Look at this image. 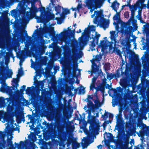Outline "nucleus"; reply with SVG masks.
Listing matches in <instances>:
<instances>
[{
    "label": "nucleus",
    "mask_w": 149,
    "mask_h": 149,
    "mask_svg": "<svg viewBox=\"0 0 149 149\" xmlns=\"http://www.w3.org/2000/svg\"><path fill=\"white\" fill-rule=\"evenodd\" d=\"M23 74V72L22 70V68H21L18 70V74L17 75H19L20 76H22Z\"/></svg>",
    "instance_id": "obj_29"
},
{
    "label": "nucleus",
    "mask_w": 149,
    "mask_h": 149,
    "mask_svg": "<svg viewBox=\"0 0 149 149\" xmlns=\"http://www.w3.org/2000/svg\"><path fill=\"white\" fill-rule=\"evenodd\" d=\"M97 148L98 149H101L102 148V146L101 145H99L97 146Z\"/></svg>",
    "instance_id": "obj_46"
},
{
    "label": "nucleus",
    "mask_w": 149,
    "mask_h": 149,
    "mask_svg": "<svg viewBox=\"0 0 149 149\" xmlns=\"http://www.w3.org/2000/svg\"><path fill=\"white\" fill-rule=\"evenodd\" d=\"M4 37L6 43L8 44L10 41V36L9 33L8 32L6 33L4 35Z\"/></svg>",
    "instance_id": "obj_19"
},
{
    "label": "nucleus",
    "mask_w": 149,
    "mask_h": 149,
    "mask_svg": "<svg viewBox=\"0 0 149 149\" xmlns=\"http://www.w3.org/2000/svg\"><path fill=\"white\" fill-rule=\"evenodd\" d=\"M105 70H108L110 69V64L109 63H107L105 64L104 66Z\"/></svg>",
    "instance_id": "obj_27"
},
{
    "label": "nucleus",
    "mask_w": 149,
    "mask_h": 149,
    "mask_svg": "<svg viewBox=\"0 0 149 149\" xmlns=\"http://www.w3.org/2000/svg\"><path fill=\"white\" fill-rule=\"evenodd\" d=\"M95 27L93 25L89 26L87 28H86L84 32L82 33V36L79 38L80 42L79 44V45L77 46V48L79 47L81 49L85 46L88 40H89L90 37H91V33L93 32H95Z\"/></svg>",
    "instance_id": "obj_3"
},
{
    "label": "nucleus",
    "mask_w": 149,
    "mask_h": 149,
    "mask_svg": "<svg viewBox=\"0 0 149 149\" xmlns=\"http://www.w3.org/2000/svg\"><path fill=\"white\" fill-rule=\"evenodd\" d=\"M15 145H18V146H19V144H18L17 143H16V142H15Z\"/></svg>",
    "instance_id": "obj_56"
},
{
    "label": "nucleus",
    "mask_w": 149,
    "mask_h": 149,
    "mask_svg": "<svg viewBox=\"0 0 149 149\" xmlns=\"http://www.w3.org/2000/svg\"><path fill=\"white\" fill-rule=\"evenodd\" d=\"M56 0H51V2L50 3H52V6H54L55 5V4H54V3Z\"/></svg>",
    "instance_id": "obj_40"
},
{
    "label": "nucleus",
    "mask_w": 149,
    "mask_h": 149,
    "mask_svg": "<svg viewBox=\"0 0 149 149\" xmlns=\"http://www.w3.org/2000/svg\"><path fill=\"white\" fill-rule=\"evenodd\" d=\"M13 136H10V139H11V140L12 139H13Z\"/></svg>",
    "instance_id": "obj_54"
},
{
    "label": "nucleus",
    "mask_w": 149,
    "mask_h": 149,
    "mask_svg": "<svg viewBox=\"0 0 149 149\" xmlns=\"http://www.w3.org/2000/svg\"><path fill=\"white\" fill-rule=\"evenodd\" d=\"M63 49L65 50V54L66 55L67 59L68 60V62L69 64H70L71 61L73 63L74 65H75L76 63V65L77 67V60L76 59V56L74 55V49L72 48V55L71 56V58L69 59L68 57L70 56V54H71V51L70 50V48L68 46H65L63 47Z\"/></svg>",
    "instance_id": "obj_4"
},
{
    "label": "nucleus",
    "mask_w": 149,
    "mask_h": 149,
    "mask_svg": "<svg viewBox=\"0 0 149 149\" xmlns=\"http://www.w3.org/2000/svg\"><path fill=\"white\" fill-rule=\"evenodd\" d=\"M94 33L95 36H93L92 38L90 37L89 38V40H91L90 41V45L92 48H94L96 45L98 44L99 38L100 36V35L98 34L97 32H95Z\"/></svg>",
    "instance_id": "obj_7"
},
{
    "label": "nucleus",
    "mask_w": 149,
    "mask_h": 149,
    "mask_svg": "<svg viewBox=\"0 0 149 149\" xmlns=\"http://www.w3.org/2000/svg\"><path fill=\"white\" fill-rule=\"evenodd\" d=\"M98 113H96V117H98Z\"/></svg>",
    "instance_id": "obj_57"
},
{
    "label": "nucleus",
    "mask_w": 149,
    "mask_h": 149,
    "mask_svg": "<svg viewBox=\"0 0 149 149\" xmlns=\"http://www.w3.org/2000/svg\"><path fill=\"white\" fill-rule=\"evenodd\" d=\"M102 58L101 54L96 56L95 58L91 60L92 63V71L94 72H97L99 70V65L100 64V61Z\"/></svg>",
    "instance_id": "obj_6"
},
{
    "label": "nucleus",
    "mask_w": 149,
    "mask_h": 149,
    "mask_svg": "<svg viewBox=\"0 0 149 149\" xmlns=\"http://www.w3.org/2000/svg\"><path fill=\"white\" fill-rule=\"evenodd\" d=\"M116 12V14L113 17V18L114 20H117L118 19L119 17V13Z\"/></svg>",
    "instance_id": "obj_31"
},
{
    "label": "nucleus",
    "mask_w": 149,
    "mask_h": 149,
    "mask_svg": "<svg viewBox=\"0 0 149 149\" xmlns=\"http://www.w3.org/2000/svg\"><path fill=\"white\" fill-rule=\"evenodd\" d=\"M73 31H74V32H73V33H73V34H74V31H75V29H74V30Z\"/></svg>",
    "instance_id": "obj_63"
},
{
    "label": "nucleus",
    "mask_w": 149,
    "mask_h": 149,
    "mask_svg": "<svg viewBox=\"0 0 149 149\" xmlns=\"http://www.w3.org/2000/svg\"><path fill=\"white\" fill-rule=\"evenodd\" d=\"M81 29H79V31H76V32L77 33H81Z\"/></svg>",
    "instance_id": "obj_48"
},
{
    "label": "nucleus",
    "mask_w": 149,
    "mask_h": 149,
    "mask_svg": "<svg viewBox=\"0 0 149 149\" xmlns=\"http://www.w3.org/2000/svg\"><path fill=\"white\" fill-rule=\"evenodd\" d=\"M93 101L95 104V105L97 108L98 107H100L102 104V103L100 102V101L98 98L97 95L95 96V100Z\"/></svg>",
    "instance_id": "obj_15"
},
{
    "label": "nucleus",
    "mask_w": 149,
    "mask_h": 149,
    "mask_svg": "<svg viewBox=\"0 0 149 149\" xmlns=\"http://www.w3.org/2000/svg\"><path fill=\"white\" fill-rule=\"evenodd\" d=\"M61 53V50L60 48L55 49L53 52L54 55L56 56L60 57Z\"/></svg>",
    "instance_id": "obj_17"
},
{
    "label": "nucleus",
    "mask_w": 149,
    "mask_h": 149,
    "mask_svg": "<svg viewBox=\"0 0 149 149\" xmlns=\"http://www.w3.org/2000/svg\"><path fill=\"white\" fill-rule=\"evenodd\" d=\"M31 92V89L29 87H28L27 88L26 90V93L29 94H30Z\"/></svg>",
    "instance_id": "obj_33"
},
{
    "label": "nucleus",
    "mask_w": 149,
    "mask_h": 149,
    "mask_svg": "<svg viewBox=\"0 0 149 149\" xmlns=\"http://www.w3.org/2000/svg\"><path fill=\"white\" fill-rule=\"evenodd\" d=\"M7 143L8 146H10V147H13V142L11 139H9L7 140Z\"/></svg>",
    "instance_id": "obj_28"
},
{
    "label": "nucleus",
    "mask_w": 149,
    "mask_h": 149,
    "mask_svg": "<svg viewBox=\"0 0 149 149\" xmlns=\"http://www.w3.org/2000/svg\"><path fill=\"white\" fill-rule=\"evenodd\" d=\"M109 77L110 78V79H111L113 78V76L111 74H107V78H108Z\"/></svg>",
    "instance_id": "obj_37"
},
{
    "label": "nucleus",
    "mask_w": 149,
    "mask_h": 149,
    "mask_svg": "<svg viewBox=\"0 0 149 149\" xmlns=\"http://www.w3.org/2000/svg\"><path fill=\"white\" fill-rule=\"evenodd\" d=\"M112 105H113V107H114L115 106L114 105H113V104Z\"/></svg>",
    "instance_id": "obj_64"
},
{
    "label": "nucleus",
    "mask_w": 149,
    "mask_h": 149,
    "mask_svg": "<svg viewBox=\"0 0 149 149\" xmlns=\"http://www.w3.org/2000/svg\"><path fill=\"white\" fill-rule=\"evenodd\" d=\"M79 92L80 94H84L85 93V91L84 89H81L79 90Z\"/></svg>",
    "instance_id": "obj_35"
},
{
    "label": "nucleus",
    "mask_w": 149,
    "mask_h": 149,
    "mask_svg": "<svg viewBox=\"0 0 149 149\" xmlns=\"http://www.w3.org/2000/svg\"><path fill=\"white\" fill-rule=\"evenodd\" d=\"M1 48L4 49L5 48V45H1Z\"/></svg>",
    "instance_id": "obj_47"
},
{
    "label": "nucleus",
    "mask_w": 149,
    "mask_h": 149,
    "mask_svg": "<svg viewBox=\"0 0 149 149\" xmlns=\"http://www.w3.org/2000/svg\"><path fill=\"white\" fill-rule=\"evenodd\" d=\"M31 62H33V60H32V59H31Z\"/></svg>",
    "instance_id": "obj_59"
},
{
    "label": "nucleus",
    "mask_w": 149,
    "mask_h": 149,
    "mask_svg": "<svg viewBox=\"0 0 149 149\" xmlns=\"http://www.w3.org/2000/svg\"><path fill=\"white\" fill-rule=\"evenodd\" d=\"M84 132L86 133V132H88V131L86 130H84Z\"/></svg>",
    "instance_id": "obj_53"
},
{
    "label": "nucleus",
    "mask_w": 149,
    "mask_h": 149,
    "mask_svg": "<svg viewBox=\"0 0 149 149\" xmlns=\"http://www.w3.org/2000/svg\"><path fill=\"white\" fill-rule=\"evenodd\" d=\"M72 9L73 11H76L77 10V8H72Z\"/></svg>",
    "instance_id": "obj_49"
},
{
    "label": "nucleus",
    "mask_w": 149,
    "mask_h": 149,
    "mask_svg": "<svg viewBox=\"0 0 149 149\" xmlns=\"http://www.w3.org/2000/svg\"><path fill=\"white\" fill-rule=\"evenodd\" d=\"M148 25H145L143 26V27L145 28V31H146V29L148 27Z\"/></svg>",
    "instance_id": "obj_43"
},
{
    "label": "nucleus",
    "mask_w": 149,
    "mask_h": 149,
    "mask_svg": "<svg viewBox=\"0 0 149 149\" xmlns=\"http://www.w3.org/2000/svg\"><path fill=\"white\" fill-rule=\"evenodd\" d=\"M96 5H98L101 3L103 0H94ZM85 3L88 6H91L93 4V0H86Z\"/></svg>",
    "instance_id": "obj_12"
},
{
    "label": "nucleus",
    "mask_w": 149,
    "mask_h": 149,
    "mask_svg": "<svg viewBox=\"0 0 149 149\" xmlns=\"http://www.w3.org/2000/svg\"><path fill=\"white\" fill-rule=\"evenodd\" d=\"M97 78V77H94L92 79V82L90 86V90L91 91L93 90L94 88L97 89L95 87V82Z\"/></svg>",
    "instance_id": "obj_14"
},
{
    "label": "nucleus",
    "mask_w": 149,
    "mask_h": 149,
    "mask_svg": "<svg viewBox=\"0 0 149 149\" xmlns=\"http://www.w3.org/2000/svg\"><path fill=\"white\" fill-rule=\"evenodd\" d=\"M119 3L117 2H113L112 4L111 7L116 12H117L118 9L119 8Z\"/></svg>",
    "instance_id": "obj_18"
},
{
    "label": "nucleus",
    "mask_w": 149,
    "mask_h": 149,
    "mask_svg": "<svg viewBox=\"0 0 149 149\" xmlns=\"http://www.w3.org/2000/svg\"><path fill=\"white\" fill-rule=\"evenodd\" d=\"M61 8H62L61 6L59 5L55 7V10L56 12V15H57L61 13Z\"/></svg>",
    "instance_id": "obj_24"
},
{
    "label": "nucleus",
    "mask_w": 149,
    "mask_h": 149,
    "mask_svg": "<svg viewBox=\"0 0 149 149\" xmlns=\"http://www.w3.org/2000/svg\"><path fill=\"white\" fill-rule=\"evenodd\" d=\"M72 146L73 147L75 148H79L80 146V145L77 142H74L72 144Z\"/></svg>",
    "instance_id": "obj_30"
},
{
    "label": "nucleus",
    "mask_w": 149,
    "mask_h": 149,
    "mask_svg": "<svg viewBox=\"0 0 149 149\" xmlns=\"http://www.w3.org/2000/svg\"><path fill=\"white\" fill-rule=\"evenodd\" d=\"M140 17H141V14L140 13V12H139L138 13V15H137L136 16V17L137 18H138L139 19H140Z\"/></svg>",
    "instance_id": "obj_42"
},
{
    "label": "nucleus",
    "mask_w": 149,
    "mask_h": 149,
    "mask_svg": "<svg viewBox=\"0 0 149 149\" xmlns=\"http://www.w3.org/2000/svg\"><path fill=\"white\" fill-rule=\"evenodd\" d=\"M129 6L130 9L131 11H135L137 9V6L136 5H134L131 6L129 3H128L127 4L124 5L122 6L121 10L123 9L125 7V6Z\"/></svg>",
    "instance_id": "obj_13"
},
{
    "label": "nucleus",
    "mask_w": 149,
    "mask_h": 149,
    "mask_svg": "<svg viewBox=\"0 0 149 149\" xmlns=\"http://www.w3.org/2000/svg\"><path fill=\"white\" fill-rule=\"evenodd\" d=\"M76 13H74V17H75V18H76Z\"/></svg>",
    "instance_id": "obj_58"
},
{
    "label": "nucleus",
    "mask_w": 149,
    "mask_h": 149,
    "mask_svg": "<svg viewBox=\"0 0 149 149\" xmlns=\"http://www.w3.org/2000/svg\"><path fill=\"white\" fill-rule=\"evenodd\" d=\"M24 61V60H22V59H21L20 60V62H21V63H22Z\"/></svg>",
    "instance_id": "obj_51"
},
{
    "label": "nucleus",
    "mask_w": 149,
    "mask_h": 149,
    "mask_svg": "<svg viewBox=\"0 0 149 149\" xmlns=\"http://www.w3.org/2000/svg\"><path fill=\"white\" fill-rule=\"evenodd\" d=\"M76 24H74L73 25V26H74V27H75V26H76Z\"/></svg>",
    "instance_id": "obj_60"
},
{
    "label": "nucleus",
    "mask_w": 149,
    "mask_h": 149,
    "mask_svg": "<svg viewBox=\"0 0 149 149\" xmlns=\"http://www.w3.org/2000/svg\"><path fill=\"white\" fill-rule=\"evenodd\" d=\"M110 38L111 42V43L113 45L114 44V47H116V45L118 44V42H117L116 38L118 36V33H116L115 31H111L110 32Z\"/></svg>",
    "instance_id": "obj_8"
},
{
    "label": "nucleus",
    "mask_w": 149,
    "mask_h": 149,
    "mask_svg": "<svg viewBox=\"0 0 149 149\" xmlns=\"http://www.w3.org/2000/svg\"><path fill=\"white\" fill-rule=\"evenodd\" d=\"M135 12V11H131V16L130 19L128 20V22L129 23H130L131 21H133Z\"/></svg>",
    "instance_id": "obj_25"
},
{
    "label": "nucleus",
    "mask_w": 149,
    "mask_h": 149,
    "mask_svg": "<svg viewBox=\"0 0 149 149\" xmlns=\"http://www.w3.org/2000/svg\"><path fill=\"white\" fill-rule=\"evenodd\" d=\"M116 77H120V73H119L118 71H117V72H116Z\"/></svg>",
    "instance_id": "obj_38"
},
{
    "label": "nucleus",
    "mask_w": 149,
    "mask_h": 149,
    "mask_svg": "<svg viewBox=\"0 0 149 149\" xmlns=\"http://www.w3.org/2000/svg\"><path fill=\"white\" fill-rule=\"evenodd\" d=\"M106 134L108 137H110L112 135V134L110 133H108V134L106 133Z\"/></svg>",
    "instance_id": "obj_45"
},
{
    "label": "nucleus",
    "mask_w": 149,
    "mask_h": 149,
    "mask_svg": "<svg viewBox=\"0 0 149 149\" xmlns=\"http://www.w3.org/2000/svg\"><path fill=\"white\" fill-rule=\"evenodd\" d=\"M93 2H94V3L95 4V8L93 9H92V8H91V10H90V12L92 13L93 12V11L95 9H97L98 7V6H99L101 4V3L99 5H96L95 4V2H94V0H93Z\"/></svg>",
    "instance_id": "obj_32"
},
{
    "label": "nucleus",
    "mask_w": 149,
    "mask_h": 149,
    "mask_svg": "<svg viewBox=\"0 0 149 149\" xmlns=\"http://www.w3.org/2000/svg\"><path fill=\"white\" fill-rule=\"evenodd\" d=\"M13 85V86L17 88L19 86L18 81L17 79H13L12 81Z\"/></svg>",
    "instance_id": "obj_23"
},
{
    "label": "nucleus",
    "mask_w": 149,
    "mask_h": 149,
    "mask_svg": "<svg viewBox=\"0 0 149 149\" xmlns=\"http://www.w3.org/2000/svg\"><path fill=\"white\" fill-rule=\"evenodd\" d=\"M101 88V89H100V90L102 91V93H103V96L104 97V88L103 87H102V88Z\"/></svg>",
    "instance_id": "obj_41"
},
{
    "label": "nucleus",
    "mask_w": 149,
    "mask_h": 149,
    "mask_svg": "<svg viewBox=\"0 0 149 149\" xmlns=\"http://www.w3.org/2000/svg\"><path fill=\"white\" fill-rule=\"evenodd\" d=\"M6 74L7 76L9 78H11L12 75L13 74V72L11 70L9 69L8 66H7L6 68Z\"/></svg>",
    "instance_id": "obj_20"
},
{
    "label": "nucleus",
    "mask_w": 149,
    "mask_h": 149,
    "mask_svg": "<svg viewBox=\"0 0 149 149\" xmlns=\"http://www.w3.org/2000/svg\"><path fill=\"white\" fill-rule=\"evenodd\" d=\"M83 139L84 140V142H82V145L84 148H87L88 146L89 145V143H88V141L87 140V138L84 137Z\"/></svg>",
    "instance_id": "obj_21"
},
{
    "label": "nucleus",
    "mask_w": 149,
    "mask_h": 149,
    "mask_svg": "<svg viewBox=\"0 0 149 149\" xmlns=\"http://www.w3.org/2000/svg\"><path fill=\"white\" fill-rule=\"evenodd\" d=\"M109 22L108 21L104 19L103 22L100 24V26L101 27L103 28L104 30L108 28L109 26Z\"/></svg>",
    "instance_id": "obj_16"
},
{
    "label": "nucleus",
    "mask_w": 149,
    "mask_h": 149,
    "mask_svg": "<svg viewBox=\"0 0 149 149\" xmlns=\"http://www.w3.org/2000/svg\"><path fill=\"white\" fill-rule=\"evenodd\" d=\"M17 2H18L19 1V0H15Z\"/></svg>",
    "instance_id": "obj_62"
},
{
    "label": "nucleus",
    "mask_w": 149,
    "mask_h": 149,
    "mask_svg": "<svg viewBox=\"0 0 149 149\" xmlns=\"http://www.w3.org/2000/svg\"><path fill=\"white\" fill-rule=\"evenodd\" d=\"M61 34V36L60 38V40L62 42H64L65 45L70 42L71 40L70 38L67 36L66 32H62Z\"/></svg>",
    "instance_id": "obj_10"
},
{
    "label": "nucleus",
    "mask_w": 149,
    "mask_h": 149,
    "mask_svg": "<svg viewBox=\"0 0 149 149\" xmlns=\"http://www.w3.org/2000/svg\"><path fill=\"white\" fill-rule=\"evenodd\" d=\"M62 8L63 9L62 13L63 15H66L70 13V10L69 9L66 8H63V7Z\"/></svg>",
    "instance_id": "obj_26"
},
{
    "label": "nucleus",
    "mask_w": 149,
    "mask_h": 149,
    "mask_svg": "<svg viewBox=\"0 0 149 149\" xmlns=\"http://www.w3.org/2000/svg\"><path fill=\"white\" fill-rule=\"evenodd\" d=\"M125 17V18H127L129 17V13L128 12H126L124 13Z\"/></svg>",
    "instance_id": "obj_34"
},
{
    "label": "nucleus",
    "mask_w": 149,
    "mask_h": 149,
    "mask_svg": "<svg viewBox=\"0 0 149 149\" xmlns=\"http://www.w3.org/2000/svg\"><path fill=\"white\" fill-rule=\"evenodd\" d=\"M102 13L103 11L102 10H100L98 11H95L94 12V13L91 15L92 18H93L94 17L95 15H96L93 20V22L94 24H98L99 18L102 17Z\"/></svg>",
    "instance_id": "obj_9"
},
{
    "label": "nucleus",
    "mask_w": 149,
    "mask_h": 149,
    "mask_svg": "<svg viewBox=\"0 0 149 149\" xmlns=\"http://www.w3.org/2000/svg\"><path fill=\"white\" fill-rule=\"evenodd\" d=\"M129 29H132V26H130V27H129Z\"/></svg>",
    "instance_id": "obj_55"
},
{
    "label": "nucleus",
    "mask_w": 149,
    "mask_h": 149,
    "mask_svg": "<svg viewBox=\"0 0 149 149\" xmlns=\"http://www.w3.org/2000/svg\"><path fill=\"white\" fill-rule=\"evenodd\" d=\"M122 109H120L118 114H117L116 116V125L115 126V129L118 130V131L122 129L125 124L124 121L123 120L122 118Z\"/></svg>",
    "instance_id": "obj_5"
},
{
    "label": "nucleus",
    "mask_w": 149,
    "mask_h": 149,
    "mask_svg": "<svg viewBox=\"0 0 149 149\" xmlns=\"http://www.w3.org/2000/svg\"><path fill=\"white\" fill-rule=\"evenodd\" d=\"M87 102V106H85L84 109L88 114L87 122L90 124V132L94 135L97 134L100 125L99 120L97 119L95 116H92L91 112H95L97 108L91 100L88 101Z\"/></svg>",
    "instance_id": "obj_2"
},
{
    "label": "nucleus",
    "mask_w": 149,
    "mask_h": 149,
    "mask_svg": "<svg viewBox=\"0 0 149 149\" xmlns=\"http://www.w3.org/2000/svg\"><path fill=\"white\" fill-rule=\"evenodd\" d=\"M4 25L6 26L7 29L8 30L9 27L8 23L7 22H6L4 23Z\"/></svg>",
    "instance_id": "obj_39"
},
{
    "label": "nucleus",
    "mask_w": 149,
    "mask_h": 149,
    "mask_svg": "<svg viewBox=\"0 0 149 149\" xmlns=\"http://www.w3.org/2000/svg\"><path fill=\"white\" fill-rule=\"evenodd\" d=\"M102 74V76H103V77H104V78H103V80H104V79H105V80L106 79H105V77L104 76V75L103 74Z\"/></svg>",
    "instance_id": "obj_52"
},
{
    "label": "nucleus",
    "mask_w": 149,
    "mask_h": 149,
    "mask_svg": "<svg viewBox=\"0 0 149 149\" xmlns=\"http://www.w3.org/2000/svg\"><path fill=\"white\" fill-rule=\"evenodd\" d=\"M82 7V6L81 4H79L77 6V10L78 11H79V10L81 9Z\"/></svg>",
    "instance_id": "obj_36"
},
{
    "label": "nucleus",
    "mask_w": 149,
    "mask_h": 149,
    "mask_svg": "<svg viewBox=\"0 0 149 149\" xmlns=\"http://www.w3.org/2000/svg\"><path fill=\"white\" fill-rule=\"evenodd\" d=\"M26 88V86L25 85H23L22 87V88L21 89V90H23V91Z\"/></svg>",
    "instance_id": "obj_44"
},
{
    "label": "nucleus",
    "mask_w": 149,
    "mask_h": 149,
    "mask_svg": "<svg viewBox=\"0 0 149 149\" xmlns=\"http://www.w3.org/2000/svg\"><path fill=\"white\" fill-rule=\"evenodd\" d=\"M98 91L97 89H96V92L95 93V94L93 96L88 95V97L87 100L88 101L92 99L93 101L95 98V96H97V92Z\"/></svg>",
    "instance_id": "obj_22"
},
{
    "label": "nucleus",
    "mask_w": 149,
    "mask_h": 149,
    "mask_svg": "<svg viewBox=\"0 0 149 149\" xmlns=\"http://www.w3.org/2000/svg\"><path fill=\"white\" fill-rule=\"evenodd\" d=\"M52 3H50L47 7H42L40 0H22L18 4L17 8L21 13L24 14L22 18L23 23H27L29 20L36 16V13L40 11V17H36L37 22H42L45 20L53 19L55 18L54 14L52 13Z\"/></svg>",
    "instance_id": "obj_1"
},
{
    "label": "nucleus",
    "mask_w": 149,
    "mask_h": 149,
    "mask_svg": "<svg viewBox=\"0 0 149 149\" xmlns=\"http://www.w3.org/2000/svg\"><path fill=\"white\" fill-rule=\"evenodd\" d=\"M112 44L111 42H109L107 40L101 41L100 43V46L103 50H105L109 46L110 48H111L112 47Z\"/></svg>",
    "instance_id": "obj_11"
},
{
    "label": "nucleus",
    "mask_w": 149,
    "mask_h": 149,
    "mask_svg": "<svg viewBox=\"0 0 149 149\" xmlns=\"http://www.w3.org/2000/svg\"><path fill=\"white\" fill-rule=\"evenodd\" d=\"M22 65V63H21V62H20L19 65L21 67Z\"/></svg>",
    "instance_id": "obj_50"
},
{
    "label": "nucleus",
    "mask_w": 149,
    "mask_h": 149,
    "mask_svg": "<svg viewBox=\"0 0 149 149\" xmlns=\"http://www.w3.org/2000/svg\"><path fill=\"white\" fill-rule=\"evenodd\" d=\"M75 42L76 43L77 45H78V42H77V41L76 40L75 41Z\"/></svg>",
    "instance_id": "obj_61"
}]
</instances>
